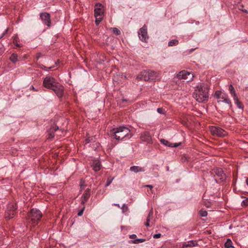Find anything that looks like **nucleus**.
Here are the masks:
<instances>
[{
  "instance_id": "obj_1",
  "label": "nucleus",
  "mask_w": 248,
  "mask_h": 248,
  "mask_svg": "<svg viewBox=\"0 0 248 248\" xmlns=\"http://www.w3.org/2000/svg\"><path fill=\"white\" fill-rule=\"evenodd\" d=\"M110 134L117 140H126L131 137L130 129L126 126L114 128L110 131Z\"/></svg>"
},
{
  "instance_id": "obj_2",
  "label": "nucleus",
  "mask_w": 248,
  "mask_h": 248,
  "mask_svg": "<svg viewBox=\"0 0 248 248\" xmlns=\"http://www.w3.org/2000/svg\"><path fill=\"white\" fill-rule=\"evenodd\" d=\"M193 97L200 103H205L208 99V91L206 87L202 85H198L194 92Z\"/></svg>"
},
{
  "instance_id": "obj_3",
  "label": "nucleus",
  "mask_w": 248,
  "mask_h": 248,
  "mask_svg": "<svg viewBox=\"0 0 248 248\" xmlns=\"http://www.w3.org/2000/svg\"><path fill=\"white\" fill-rule=\"evenodd\" d=\"M42 216V213L40 210L37 209H32L28 214L27 220L32 225L35 226L38 224Z\"/></svg>"
},
{
  "instance_id": "obj_4",
  "label": "nucleus",
  "mask_w": 248,
  "mask_h": 248,
  "mask_svg": "<svg viewBox=\"0 0 248 248\" xmlns=\"http://www.w3.org/2000/svg\"><path fill=\"white\" fill-rule=\"evenodd\" d=\"M104 11L103 5L101 3H96L94 7V16L95 17V23L99 24L103 19Z\"/></svg>"
},
{
  "instance_id": "obj_5",
  "label": "nucleus",
  "mask_w": 248,
  "mask_h": 248,
  "mask_svg": "<svg viewBox=\"0 0 248 248\" xmlns=\"http://www.w3.org/2000/svg\"><path fill=\"white\" fill-rule=\"evenodd\" d=\"M16 203L10 202L8 203L7 208L5 212V218L6 219H10L13 218L16 213Z\"/></svg>"
},
{
  "instance_id": "obj_6",
  "label": "nucleus",
  "mask_w": 248,
  "mask_h": 248,
  "mask_svg": "<svg viewBox=\"0 0 248 248\" xmlns=\"http://www.w3.org/2000/svg\"><path fill=\"white\" fill-rule=\"evenodd\" d=\"M211 174L215 177V181L216 182H217L218 179L221 181H223L226 179V174L224 173L222 169H220V168L212 170Z\"/></svg>"
},
{
  "instance_id": "obj_7",
  "label": "nucleus",
  "mask_w": 248,
  "mask_h": 248,
  "mask_svg": "<svg viewBox=\"0 0 248 248\" xmlns=\"http://www.w3.org/2000/svg\"><path fill=\"white\" fill-rule=\"evenodd\" d=\"M211 134L214 136L219 137H223L227 135V132L222 128L218 126H211L209 127Z\"/></svg>"
},
{
  "instance_id": "obj_8",
  "label": "nucleus",
  "mask_w": 248,
  "mask_h": 248,
  "mask_svg": "<svg viewBox=\"0 0 248 248\" xmlns=\"http://www.w3.org/2000/svg\"><path fill=\"white\" fill-rule=\"evenodd\" d=\"M53 91L55 93L58 95V97H62L63 92H64V87L62 85L59 84L58 82H56L55 78L54 80V84L53 86Z\"/></svg>"
},
{
  "instance_id": "obj_9",
  "label": "nucleus",
  "mask_w": 248,
  "mask_h": 248,
  "mask_svg": "<svg viewBox=\"0 0 248 248\" xmlns=\"http://www.w3.org/2000/svg\"><path fill=\"white\" fill-rule=\"evenodd\" d=\"M193 77L194 75L192 73H189V72L186 71V70H182L177 75V78L186 79L188 82L192 80Z\"/></svg>"
},
{
  "instance_id": "obj_10",
  "label": "nucleus",
  "mask_w": 248,
  "mask_h": 248,
  "mask_svg": "<svg viewBox=\"0 0 248 248\" xmlns=\"http://www.w3.org/2000/svg\"><path fill=\"white\" fill-rule=\"evenodd\" d=\"M138 33L140 39L142 41H144V42H147L149 36L148 35L147 29L146 25L142 26V27L140 29Z\"/></svg>"
},
{
  "instance_id": "obj_11",
  "label": "nucleus",
  "mask_w": 248,
  "mask_h": 248,
  "mask_svg": "<svg viewBox=\"0 0 248 248\" xmlns=\"http://www.w3.org/2000/svg\"><path fill=\"white\" fill-rule=\"evenodd\" d=\"M54 84V78L51 77V76H47L44 79L43 85L45 88L53 90Z\"/></svg>"
},
{
  "instance_id": "obj_12",
  "label": "nucleus",
  "mask_w": 248,
  "mask_h": 248,
  "mask_svg": "<svg viewBox=\"0 0 248 248\" xmlns=\"http://www.w3.org/2000/svg\"><path fill=\"white\" fill-rule=\"evenodd\" d=\"M40 17L45 24L46 25V26H50L51 21L50 16L48 13H41L40 14Z\"/></svg>"
},
{
  "instance_id": "obj_13",
  "label": "nucleus",
  "mask_w": 248,
  "mask_h": 248,
  "mask_svg": "<svg viewBox=\"0 0 248 248\" xmlns=\"http://www.w3.org/2000/svg\"><path fill=\"white\" fill-rule=\"evenodd\" d=\"M140 139L142 141L147 142V143L152 141V136L149 132H144L141 133Z\"/></svg>"
},
{
  "instance_id": "obj_14",
  "label": "nucleus",
  "mask_w": 248,
  "mask_h": 248,
  "mask_svg": "<svg viewBox=\"0 0 248 248\" xmlns=\"http://www.w3.org/2000/svg\"><path fill=\"white\" fill-rule=\"evenodd\" d=\"M148 70H144L141 72L140 74L137 76V79L140 80L148 81L149 80Z\"/></svg>"
},
{
  "instance_id": "obj_15",
  "label": "nucleus",
  "mask_w": 248,
  "mask_h": 248,
  "mask_svg": "<svg viewBox=\"0 0 248 248\" xmlns=\"http://www.w3.org/2000/svg\"><path fill=\"white\" fill-rule=\"evenodd\" d=\"M58 126H56V125H55V126H53L52 127L50 128L48 131V134L49 135L48 138L50 140H52L55 135L54 132H55V131H58Z\"/></svg>"
},
{
  "instance_id": "obj_16",
  "label": "nucleus",
  "mask_w": 248,
  "mask_h": 248,
  "mask_svg": "<svg viewBox=\"0 0 248 248\" xmlns=\"http://www.w3.org/2000/svg\"><path fill=\"white\" fill-rule=\"evenodd\" d=\"M90 196V190L88 188L87 190H85V192L83 193V194L82 195L81 197V203L82 204H84L85 203L86 201L88 200V199H89Z\"/></svg>"
},
{
  "instance_id": "obj_17",
  "label": "nucleus",
  "mask_w": 248,
  "mask_h": 248,
  "mask_svg": "<svg viewBox=\"0 0 248 248\" xmlns=\"http://www.w3.org/2000/svg\"><path fill=\"white\" fill-rule=\"evenodd\" d=\"M92 167L94 171H99L101 168V163L99 160H93L92 163Z\"/></svg>"
},
{
  "instance_id": "obj_18",
  "label": "nucleus",
  "mask_w": 248,
  "mask_h": 248,
  "mask_svg": "<svg viewBox=\"0 0 248 248\" xmlns=\"http://www.w3.org/2000/svg\"><path fill=\"white\" fill-rule=\"evenodd\" d=\"M154 214V211L153 209H151L150 212L148 213V215L146 217V222L145 223V225L146 227H149L150 226V222L153 218Z\"/></svg>"
},
{
  "instance_id": "obj_19",
  "label": "nucleus",
  "mask_w": 248,
  "mask_h": 248,
  "mask_svg": "<svg viewBox=\"0 0 248 248\" xmlns=\"http://www.w3.org/2000/svg\"><path fill=\"white\" fill-rule=\"evenodd\" d=\"M160 141L161 143H162V144L166 145L168 146H170L171 147H176V146H178L179 145H180V144L171 143V142H170V141L166 140L165 139H161Z\"/></svg>"
},
{
  "instance_id": "obj_20",
  "label": "nucleus",
  "mask_w": 248,
  "mask_h": 248,
  "mask_svg": "<svg viewBox=\"0 0 248 248\" xmlns=\"http://www.w3.org/2000/svg\"><path fill=\"white\" fill-rule=\"evenodd\" d=\"M130 170L131 171L134 172H144L145 170L144 168L137 166H131Z\"/></svg>"
},
{
  "instance_id": "obj_21",
  "label": "nucleus",
  "mask_w": 248,
  "mask_h": 248,
  "mask_svg": "<svg viewBox=\"0 0 248 248\" xmlns=\"http://www.w3.org/2000/svg\"><path fill=\"white\" fill-rule=\"evenodd\" d=\"M197 244V242L194 241V240H190V241L187 243H183L182 245V248H189V247H194Z\"/></svg>"
},
{
  "instance_id": "obj_22",
  "label": "nucleus",
  "mask_w": 248,
  "mask_h": 248,
  "mask_svg": "<svg viewBox=\"0 0 248 248\" xmlns=\"http://www.w3.org/2000/svg\"><path fill=\"white\" fill-rule=\"evenodd\" d=\"M215 95L219 99L218 102L223 101L224 99V93H222L220 91H217L215 93Z\"/></svg>"
},
{
  "instance_id": "obj_23",
  "label": "nucleus",
  "mask_w": 248,
  "mask_h": 248,
  "mask_svg": "<svg viewBox=\"0 0 248 248\" xmlns=\"http://www.w3.org/2000/svg\"><path fill=\"white\" fill-rule=\"evenodd\" d=\"M157 76V75L155 72L152 71V70H148L149 80H153V79H155Z\"/></svg>"
},
{
  "instance_id": "obj_24",
  "label": "nucleus",
  "mask_w": 248,
  "mask_h": 248,
  "mask_svg": "<svg viewBox=\"0 0 248 248\" xmlns=\"http://www.w3.org/2000/svg\"><path fill=\"white\" fill-rule=\"evenodd\" d=\"M229 90L230 91V93L233 96V100H234L235 98V96L236 95V91L232 84H230L229 85Z\"/></svg>"
},
{
  "instance_id": "obj_25",
  "label": "nucleus",
  "mask_w": 248,
  "mask_h": 248,
  "mask_svg": "<svg viewBox=\"0 0 248 248\" xmlns=\"http://www.w3.org/2000/svg\"><path fill=\"white\" fill-rule=\"evenodd\" d=\"M234 103H235V104L236 105L237 107H238L239 108H243V104H242L241 101H240L239 100V99L237 96V95H236L234 99Z\"/></svg>"
},
{
  "instance_id": "obj_26",
  "label": "nucleus",
  "mask_w": 248,
  "mask_h": 248,
  "mask_svg": "<svg viewBox=\"0 0 248 248\" xmlns=\"http://www.w3.org/2000/svg\"><path fill=\"white\" fill-rule=\"evenodd\" d=\"M10 59L12 62H13V63H16V62H17L18 61L17 54L16 53L11 54V56L10 57Z\"/></svg>"
},
{
  "instance_id": "obj_27",
  "label": "nucleus",
  "mask_w": 248,
  "mask_h": 248,
  "mask_svg": "<svg viewBox=\"0 0 248 248\" xmlns=\"http://www.w3.org/2000/svg\"><path fill=\"white\" fill-rule=\"evenodd\" d=\"M232 241L231 240H230V239H228L226 242L225 243V248H232Z\"/></svg>"
},
{
  "instance_id": "obj_28",
  "label": "nucleus",
  "mask_w": 248,
  "mask_h": 248,
  "mask_svg": "<svg viewBox=\"0 0 248 248\" xmlns=\"http://www.w3.org/2000/svg\"><path fill=\"white\" fill-rule=\"evenodd\" d=\"M178 44H179V41L177 39H172L169 42L168 46H173L177 45Z\"/></svg>"
},
{
  "instance_id": "obj_29",
  "label": "nucleus",
  "mask_w": 248,
  "mask_h": 248,
  "mask_svg": "<svg viewBox=\"0 0 248 248\" xmlns=\"http://www.w3.org/2000/svg\"><path fill=\"white\" fill-rule=\"evenodd\" d=\"M113 180H114L113 177H108L107 179V183L105 185L106 187L109 186V185L111 184V182H112Z\"/></svg>"
},
{
  "instance_id": "obj_30",
  "label": "nucleus",
  "mask_w": 248,
  "mask_h": 248,
  "mask_svg": "<svg viewBox=\"0 0 248 248\" xmlns=\"http://www.w3.org/2000/svg\"><path fill=\"white\" fill-rule=\"evenodd\" d=\"M146 241V239H142V238H138L135 239V240H133L132 242L134 244H138L140 243V242H143Z\"/></svg>"
},
{
  "instance_id": "obj_31",
  "label": "nucleus",
  "mask_w": 248,
  "mask_h": 248,
  "mask_svg": "<svg viewBox=\"0 0 248 248\" xmlns=\"http://www.w3.org/2000/svg\"><path fill=\"white\" fill-rule=\"evenodd\" d=\"M199 213L201 217H206L207 216V212L205 210H203V209H201Z\"/></svg>"
},
{
  "instance_id": "obj_32",
  "label": "nucleus",
  "mask_w": 248,
  "mask_h": 248,
  "mask_svg": "<svg viewBox=\"0 0 248 248\" xmlns=\"http://www.w3.org/2000/svg\"><path fill=\"white\" fill-rule=\"evenodd\" d=\"M223 102H224L226 103H228V104H229V103H231V101H230L229 98H228L227 95L224 93V99H223Z\"/></svg>"
},
{
  "instance_id": "obj_33",
  "label": "nucleus",
  "mask_w": 248,
  "mask_h": 248,
  "mask_svg": "<svg viewBox=\"0 0 248 248\" xmlns=\"http://www.w3.org/2000/svg\"><path fill=\"white\" fill-rule=\"evenodd\" d=\"M112 29L113 33L116 35H120V34H121V31H120L118 28L114 27V28H112Z\"/></svg>"
},
{
  "instance_id": "obj_34",
  "label": "nucleus",
  "mask_w": 248,
  "mask_h": 248,
  "mask_svg": "<svg viewBox=\"0 0 248 248\" xmlns=\"http://www.w3.org/2000/svg\"><path fill=\"white\" fill-rule=\"evenodd\" d=\"M157 111L158 112V113H162V114H164L165 113V110L164 109V108H157Z\"/></svg>"
},
{
  "instance_id": "obj_35",
  "label": "nucleus",
  "mask_w": 248,
  "mask_h": 248,
  "mask_svg": "<svg viewBox=\"0 0 248 248\" xmlns=\"http://www.w3.org/2000/svg\"><path fill=\"white\" fill-rule=\"evenodd\" d=\"M122 209L123 212H125V211H128V206H126V204H123L122 207Z\"/></svg>"
},
{
  "instance_id": "obj_36",
  "label": "nucleus",
  "mask_w": 248,
  "mask_h": 248,
  "mask_svg": "<svg viewBox=\"0 0 248 248\" xmlns=\"http://www.w3.org/2000/svg\"><path fill=\"white\" fill-rule=\"evenodd\" d=\"M242 205L246 206V205H248V198L246 199L245 200H243L242 202Z\"/></svg>"
},
{
  "instance_id": "obj_37",
  "label": "nucleus",
  "mask_w": 248,
  "mask_h": 248,
  "mask_svg": "<svg viewBox=\"0 0 248 248\" xmlns=\"http://www.w3.org/2000/svg\"><path fill=\"white\" fill-rule=\"evenodd\" d=\"M161 236V234H160V233H157V234H154L153 237L155 239H157V238L160 237Z\"/></svg>"
},
{
  "instance_id": "obj_38",
  "label": "nucleus",
  "mask_w": 248,
  "mask_h": 248,
  "mask_svg": "<svg viewBox=\"0 0 248 248\" xmlns=\"http://www.w3.org/2000/svg\"><path fill=\"white\" fill-rule=\"evenodd\" d=\"M84 208L85 207H83L82 208V209L80 210V211H79L78 213V216H82L83 213V211L84 210Z\"/></svg>"
},
{
  "instance_id": "obj_39",
  "label": "nucleus",
  "mask_w": 248,
  "mask_h": 248,
  "mask_svg": "<svg viewBox=\"0 0 248 248\" xmlns=\"http://www.w3.org/2000/svg\"><path fill=\"white\" fill-rule=\"evenodd\" d=\"M130 237L131 239H135V238L137 237V235H136V234H131V235L130 236Z\"/></svg>"
},
{
  "instance_id": "obj_40",
  "label": "nucleus",
  "mask_w": 248,
  "mask_h": 248,
  "mask_svg": "<svg viewBox=\"0 0 248 248\" xmlns=\"http://www.w3.org/2000/svg\"><path fill=\"white\" fill-rule=\"evenodd\" d=\"M42 54L41 53H38L37 56V59L38 60L40 57H41Z\"/></svg>"
},
{
  "instance_id": "obj_41",
  "label": "nucleus",
  "mask_w": 248,
  "mask_h": 248,
  "mask_svg": "<svg viewBox=\"0 0 248 248\" xmlns=\"http://www.w3.org/2000/svg\"><path fill=\"white\" fill-rule=\"evenodd\" d=\"M30 89H31V90H34L35 91H37V90L35 89V88H34L33 85H31V87H30Z\"/></svg>"
},
{
  "instance_id": "obj_42",
  "label": "nucleus",
  "mask_w": 248,
  "mask_h": 248,
  "mask_svg": "<svg viewBox=\"0 0 248 248\" xmlns=\"http://www.w3.org/2000/svg\"><path fill=\"white\" fill-rule=\"evenodd\" d=\"M146 186L149 187L151 189V190H152V189L153 188V186H152V185H146Z\"/></svg>"
},
{
  "instance_id": "obj_43",
  "label": "nucleus",
  "mask_w": 248,
  "mask_h": 248,
  "mask_svg": "<svg viewBox=\"0 0 248 248\" xmlns=\"http://www.w3.org/2000/svg\"><path fill=\"white\" fill-rule=\"evenodd\" d=\"M4 34H5V33H1V34H0V39L2 38V37L3 36V35H4Z\"/></svg>"
},
{
  "instance_id": "obj_44",
  "label": "nucleus",
  "mask_w": 248,
  "mask_h": 248,
  "mask_svg": "<svg viewBox=\"0 0 248 248\" xmlns=\"http://www.w3.org/2000/svg\"><path fill=\"white\" fill-rule=\"evenodd\" d=\"M114 205L118 207H120V205L119 204V203H114Z\"/></svg>"
},
{
  "instance_id": "obj_45",
  "label": "nucleus",
  "mask_w": 248,
  "mask_h": 248,
  "mask_svg": "<svg viewBox=\"0 0 248 248\" xmlns=\"http://www.w3.org/2000/svg\"><path fill=\"white\" fill-rule=\"evenodd\" d=\"M246 183L248 186V178L246 179Z\"/></svg>"
},
{
  "instance_id": "obj_46",
  "label": "nucleus",
  "mask_w": 248,
  "mask_h": 248,
  "mask_svg": "<svg viewBox=\"0 0 248 248\" xmlns=\"http://www.w3.org/2000/svg\"><path fill=\"white\" fill-rule=\"evenodd\" d=\"M80 187H81V188H84V185H83V184H81V185H80Z\"/></svg>"
},
{
  "instance_id": "obj_47",
  "label": "nucleus",
  "mask_w": 248,
  "mask_h": 248,
  "mask_svg": "<svg viewBox=\"0 0 248 248\" xmlns=\"http://www.w3.org/2000/svg\"><path fill=\"white\" fill-rule=\"evenodd\" d=\"M43 69H47L46 67V66H43V67L42 68Z\"/></svg>"
},
{
  "instance_id": "obj_48",
  "label": "nucleus",
  "mask_w": 248,
  "mask_h": 248,
  "mask_svg": "<svg viewBox=\"0 0 248 248\" xmlns=\"http://www.w3.org/2000/svg\"><path fill=\"white\" fill-rule=\"evenodd\" d=\"M243 11L245 12V13H248L247 10H243Z\"/></svg>"
},
{
  "instance_id": "obj_49",
  "label": "nucleus",
  "mask_w": 248,
  "mask_h": 248,
  "mask_svg": "<svg viewBox=\"0 0 248 248\" xmlns=\"http://www.w3.org/2000/svg\"><path fill=\"white\" fill-rule=\"evenodd\" d=\"M196 49V48H194V49H190V52H191V51H193V50Z\"/></svg>"
},
{
  "instance_id": "obj_50",
  "label": "nucleus",
  "mask_w": 248,
  "mask_h": 248,
  "mask_svg": "<svg viewBox=\"0 0 248 248\" xmlns=\"http://www.w3.org/2000/svg\"><path fill=\"white\" fill-rule=\"evenodd\" d=\"M16 46H21L20 45H18V44H16Z\"/></svg>"
},
{
  "instance_id": "obj_51",
  "label": "nucleus",
  "mask_w": 248,
  "mask_h": 248,
  "mask_svg": "<svg viewBox=\"0 0 248 248\" xmlns=\"http://www.w3.org/2000/svg\"><path fill=\"white\" fill-rule=\"evenodd\" d=\"M87 142H90V141H91V140H90V139H88V140H87Z\"/></svg>"
},
{
  "instance_id": "obj_52",
  "label": "nucleus",
  "mask_w": 248,
  "mask_h": 248,
  "mask_svg": "<svg viewBox=\"0 0 248 248\" xmlns=\"http://www.w3.org/2000/svg\"><path fill=\"white\" fill-rule=\"evenodd\" d=\"M53 67H48V69H52Z\"/></svg>"
}]
</instances>
